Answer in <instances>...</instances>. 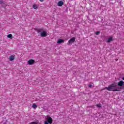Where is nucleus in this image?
Masks as SVG:
<instances>
[{"label": "nucleus", "mask_w": 124, "mask_h": 124, "mask_svg": "<svg viewBox=\"0 0 124 124\" xmlns=\"http://www.w3.org/2000/svg\"><path fill=\"white\" fill-rule=\"evenodd\" d=\"M37 7H38L37 5L36 4L33 5V8L34 9H37Z\"/></svg>", "instance_id": "9b49d317"}, {"label": "nucleus", "mask_w": 124, "mask_h": 124, "mask_svg": "<svg viewBox=\"0 0 124 124\" xmlns=\"http://www.w3.org/2000/svg\"><path fill=\"white\" fill-rule=\"evenodd\" d=\"M40 0V1H41L42 2H43V1H44V0Z\"/></svg>", "instance_id": "6ab92c4d"}, {"label": "nucleus", "mask_w": 124, "mask_h": 124, "mask_svg": "<svg viewBox=\"0 0 124 124\" xmlns=\"http://www.w3.org/2000/svg\"><path fill=\"white\" fill-rule=\"evenodd\" d=\"M58 6H62L63 5V2L62 1H60L58 3Z\"/></svg>", "instance_id": "0eeeda50"}, {"label": "nucleus", "mask_w": 124, "mask_h": 124, "mask_svg": "<svg viewBox=\"0 0 124 124\" xmlns=\"http://www.w3.org/2000/svg\"><path fill=\"white\" fill-rule=\"evenodd\" d=\"M41 37H46L47 36V32L46 31H43L41 34H40Z\"/></svg>", "instance_id": "7ed1b4c3"}, {"label": "nucleus", "mask_w": 124, "mask_h": 124, "mask_svg": "<svg viewBox=\"0 0 124 124\" xmlns=\"http://www.w3.org/2000/svg\"><path fill=\"white\" fill-rule=\"evenodd\" d=\"M111 41H113V37H109V38L108 39V41H107V42L108 43H110V42H111Z\"/></svg>", "instance_id": "9d476101"}, {"label": "nucleus", "mask_w": 124, "mask_h": 124, "mask_svg": "<svg viewBox=\"0 0 124 124\" xmlns=\"http://www.w3.org/2000/svg\"><path fill=\"white\" fill-rule=\"evenodd\" d=\"M44 124H49L47 122L45 121Z\"/></svg>", "instance_id": "f3484780"}, {"label": "nucleus", "mask_w": 124, "mask_h": 124, "mask_svg": "<svg viewBox=\"0 0 124 124\" xmlns=\"http://www.w3.org/2000/svg\"><path fill=\"white\" fill-rule=\"evenodd\" d=\"M0 4H1V6L4 7V8H5V7H6V6H7V5L6 4V3L2 2L1 1L0 2Z\"/></svg>", "instance_id": "1a4fd4ad"}, {"label": "nucleus", "mask_w": 124, "mask_h": 124, "mask_svg": "<svg viewBox=\"0 0 124 124\" xmlns=\"http://www.w3.org/2000/svg\"><path fill=\"white\" fill-rule=\"evenodd\" d=\"M92 86L93 85L92 84H89V88H92Z\"/></svg>", "instance_id": "a211bd4d"}, {"label": "nucleus", "mask_w": 124, "mask_h": 124, "mask_svg": "<svg viewBox=\"0 0 124 124\" xmlns=\"http://www.w3.org/2000/svg\"><path fill=\"white\" fill-rule=\"evenodd\" d=\"M116 61H118V59H116Z\"/></svg>", "instance_id": "412c9836"}, {"label": "nucleus", "mask_w": 124, "mask_h": 124, "mask_svg": "<svg viewBox=\"0 0 124 124\" xmlns=\"http://www.w3.org/2000/svg\"><path fill=\"white\" fill-rule=\"evenodd\" d=\"M63 42H64V41L62 39H59L57 41V43H58V44H61V43H63Z\"/></svg>", "instance_id": "423d86ee"}, {"label": "nucleus", "mask_w": 124, "mask_h": 124, "mask_svg": "<svg viewBox=\"0 0 124 124\" xmlns=\"http://www.w3.org/2000/svg\"><path fill=\"white\" fill-rule=\"evenodd\" d=\"M2 123H3V124H5V123H3V122H2Z\"/></svg>", "instance_id": "4be33fe9"}, {"label": "nucleus", "mask_w": 124, "mask_h": 124, "mask_svg": "<svg viewBox=\"0 0 124 124\" xmlns=\"http://www.w3.org/2000/svg\"><path fill=\"white\" fill-rule=\"evenodd\" d=\"M32 107H33V108H34V109H35V108H36L37 107V106H36V105L35 104H33L32 105Z\"/></svg>", "instance_id": "ddd939ff"}, {"label": "nucleus", "mask_w": 124, "mask_h": 124, "mask_svg": "<svg viewBox=\"0 0 124 124\" xmlns=\"http://www.w3.org/2000/svg\"><path fill=\"white\" fill-rule=\"evenodd\" d=\"M46 122H47L49 124H53V119L50 117V116L47 115V119Z\"/></svg>", "instance_id": "f257e3e1"}, {"label": "nucleus", "mask_w": 124, "mask_h": 124, "mask_svg": "<svg viewBox=\"0 0 124 124\" xmlns=\"http://www.w3.org/2000/svg\"><path fill=\"white\" fill-rule=\"evenodd\" d=\"M7 37L8 38H10L11 39H12V34H10L7 35Z\"/></svg>", "instance_id": "f8f14e48"}, {"label": "nucleus", "mask_w": 124, "mask_h": 124, "mask_svg": "<svg viewBox=\"0 0 124 124\" xmlns=\"http://www.w3.org/2000/svg\"><path fill=\"white\" fill-rule=\"evenodd\" d=\"M44 31V29H43V28H41V29H37V31L38 33H40V34Z\"/></svg>", "instance_id": "39448f33"}, {"label": "nucleus", "mask_w": 124, "mask_h": 124, "mask_svg": "<svg viewBox=\"0 0 124 124\" xmlns=\"http://www.w3.org/2000/svg\"><path fill=\"white\" fill-rule=\"evenodd\" d=\"M122 79H123V80H124V77H123V78H122Z\"/></svg>", "instance_id": "aec40b11"}, {"label": "nucleus", "mask_w": 124, "mask_h": 124, "mask_svg": "<svg viewBox=\"0 0 124 124\" xmlns=\"http://www.w3.org/2000/svg\"><path fill=\"white\" fill-rule=\"evenodd\" d=\"M96 106L97 107H98L99 108H101V104H97V105H96Z\"/></svg>", "instance_id": "4468645a"}, {"label": "nucleus", "mask_w": 124, "mask_h": 124, "mask_svg": "<svg viewBox=\"0 0 124 124\" xmlns=\"http://www.w3.org/2000/svg\"><path fill=\"white\" fill-rule=\"evenodd\" d=\"M75 37H73L72 38H71L68 42V45H70L71 44H72V43H74V42H75Z\"/></svg>", "instance_id": "f03ea898"}, {"label": "nucleus", "mask_w": 124, "mask_h": 124, "mask_svg": "<svg viewBox=\"0 0 124 124\" xmlns=\"http://www.w3.org/2000/svg\"><path fill=\"white\" fill-rule=\"evenodd\" d=\"M99 33H100V31H97V32H96V35H98Z\"/></svg>", "instance_id": "2eb2a0df"}, {"label": "nucleus", "mask_w": 124, "mask_h": 124, "mask_svg": "<svg viewBox=\"0 0 124 124\" xmlns=\"http://www.w3.org/2000/svg\"><path fill=\"white\" fill-rule=\"evenodd\" d=\"M15 59V57L13 55H11L9 57V60L11 61H14V59Z\"/></svg>", "instance_id": "6e6552de"}, {"label": "nucleus", "mask_w": 124, "mask_h": 124, "mask_svg": "<svg viewBox=\"0 0 124 124\" xmlns=\"http://www.w3.org/2000/svg\"><path fill=\"white\" fill-rule=\"evenodd\" d=\"M30 124H37V123L35 122H31Z\"/></svg>", "instance_id": "dca6fc26"}, {"label": "nucleus", "mask_w": 124, "mask_h": 124, "mask_svg": "<svg viewBox=\"0 0 124 124\" xmlns=\"http://www.w3.org/2000/svg\"><path fill=\"white\" fill-rule=\"evenodd\" d=\"M35 61H34V60H32V59H31V60H29L28 61V64L29 65H32V64H33V63H34Z\"/></svg>", "instance_id": "20e7f679"}]
</instances>
